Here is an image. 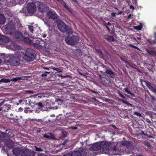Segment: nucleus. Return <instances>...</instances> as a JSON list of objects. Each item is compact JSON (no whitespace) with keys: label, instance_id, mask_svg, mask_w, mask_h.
I'll return each instance as SVG.
<instances>
[{"label":"nucleus","instance_id":"4","mask_svg":"<svg viewBox=\"0 0 156 156\" xmlns=\"http://www.w3.org/2000/svg\"><path fill=\"white\" fill-rule=\"evenodd\" d=\"M35 51L30 48H27L25 51V54L22 55L23 58L27 62H30L32 60L34 57Z\"/></svg>","mask_w":156,"mask_h":156},{"label":"nucleus","instance_id":"13","mask_svg":"<svg viewBox=\"0 0 156 156\" xmlns=\"http://www.w3.org/2000/svg\"><path fill=\"white\" fill-rule=\"evenodd\" d=\"M7 48L11 49L13 50H19L20 47L17 44H14L12 43L10 46L8 45V44L6 45Z\"/></svg>","mask_w":156,"mask_h":156},{"label":"nucleus","instance_id":"29","mask_svg":"<svg viewBox=\"0 0 156 156\" xmlns=\"http://www.w3.org/2000/svg\"><path fill=\"white\" fill-rule=\"evenodd\" d=\"M23 79L22 77H17L16 78H14L10 80L11 81L16 82L18 80H20Z\"/></svg>","mask_w":156,"mask_h":156},{"label":"nucleus","instance_id":"27","mask_svg":"<svg viewBox=\"0 0 156 156\" xmlns=\"http://www.w3.org/2000/svg\"><path fill=\"white\" fill-rule=\"evenodd\" d=\"M119 101H121L122 103H124L125 104H126L130 106L131 107H133L134 106L133 105L130 103H129V102L126 101H124V100H123L120 99L119 100Z\"/></svg>","mask_w":156,"mask_h":156},{"label":"nucleus","instance_id":"7","mask_svg":"<svg viewBox=\"0 0 156 156\" xmlns=\"http://www.w3.org/2000/svg\"><path fill=\"white\" fill-rule=\"evenodd\" d=\"M27 9L29 13H34L36 10V6L33 2L29 3L27 5Z\"/></svg>","mask_w":156,"mask_h":156},{"label":"nucleus","instance_id":"62","mask_svg":"<svg viewBox=\"0 0 156 156\" xmlns=\"http://www.w3.org/2000/svg\"><path fill=\"white\" fill-rule=\"evenodd\" d=\"M23 109L21 108H20L19 109V111H20L21 110H23Z\"/></svg>","mask_w":156,"mask_h":156},{"label":"nucleus","instance_id":"58","mask_svg":"<svg viewBox=\"0 0 156 156\" xmlns=\"http://www.w3.org/2000/svg\"><path fill=\"white\" fill-rule=\"evenodd\" d=\"M43 69H46V70H49V69L47 67H44Z\"/></svg>","mask_w":156,"mask_h":156},{"label":"nucleus","instance_id":"28","mask_svg":"<svg viewBox=\"0 0 156 156\" xmlns=\"http://www.w3.org/2000/svg\"><path fill=\"white\" fill-rule=\"evenodd\" d=\"M24 40L25 42L29 44H30L32 43V41L29 38L27 37H25L24 39Z\"/></svg>","mask_w":156,"mask_h":156},{"label":"nucleus","instance_id":"22","mask_svg":"<svg viewBox=\"0 0 156 156\" xmlns=\"http://www.w3.org/2000/svg\"><path fill=\"white\" fill-rule=\"evenodd\" d=\"M11 81L10 80L5 78H2L0 80V83H9Z\"/></svg>","mask_w":156,"mask_h":156},{"label":"nucleus","instance_id":"9","mask_svg":"<svg viewBox=\"0 0 156 156\" xmlns=\"http://www.w3.org/2000/svg\"><path fill=\"white\" fill-rule=\"evenodd\" d=\"M47 16L50 19L53 20H59V16L56 14L54 11H50L47 13Z\"/></svg>","mask_w":156,"mask_h":156},{"label":"nucleus","instance_id":"17","mask_svg":"<svg viewBox=\"0 0 156 156\" xmlns=\"http://www.w3.org/2000/svg\"><path fill=\"white\" fill-rule=\"evenodd\" d=\"M5 102L1 108H2V110H3L4 111H7L9 109L10 105L6 103H5Z\"/></svg>","mask_w":156,"mask_h":156},{"label":"nucleus","instance_id":"56","mask_svg":"<svg viewBox=\"0 0 156 156\" xmlns=\"http://www.w3.org/2000/svg\"><path fill=\"white\" fill-rule=\"evenodd\" d=\"M99 77L101 80H102V79L104 78V77L101 75H99Z\"/></svg>","mask_w":156,"mask_h":156},{"label":"nucleus","instance_id":"24","mask_svg":"<svg viewBox=\"0 0 156 156\" xmlns=\"http://www.w3.org/2000/svg\"><path fill=\"white\" fill-rule=\"evenodd\" d=\"M105 38L107 40L110 41H113L115 40L114 38L112 36H110L108 35L106 36Z\"/></svg>","mask_w":156,"mask_h":156},{"label":"nucleus","instance_id":"59","mask_svg":"<svg viewBox=\"0 0 156 156\" xmlns=\"http://www.w3.org/2000/svg\"><path fill=\"white\" fill-rule=\"evenodd\" d=\"M105 26H106V27L107 28V29L109 31L110 30L109 28L106 25H105Z\"/></svg>","mask_w":156,"mask_h":156},{"label":"nucleus","instance_id":"15","mask_svg":"<svg viewBox=\"0 0 156 156\" xmlns=\"http://www.w3.org/2000/svg\"><path fill=\"white\" fill-rule=\"evenodd\" d=\"M147 86L152 92L156 93V86L155 85L148 83H147Z\"/></svg>","mask_w":156,"mask_h":156},{"label":"nucleus","instance_id":"33","mask_svg":"<svg viewBox=\"0 0 156 156\" xmlns=\"http://www.w3.org/2000/svg\"><path fill=\"white\" fill-rule=\"evenodd\" d=\"M33 111L32 110H31L30 109V108H25L24 112L26 113H31Z\"/></svg>","mask_w":156,"mask_h":156},{"label":"nucleus","instance_id":"41","mask_svg":"<svg viewBox=\"0 0 156 156\" xmlns=\"http://www.w3.org/2000/svg\"><path fill=\"white\" fill-rule=\"evenodd\" d=\"M50 72H46L42 74L41 75L42 77H46L47 76V74H49Z\"/></svg>","mask_w":156,"mask_h":156},{"label":"nucleus","instance_id":"12","mask_svg":"<svg viewBox=\"0 0 156 156\" xmlns=\"http://www.w3.org/2000/svg\"><path fill=\"white\" fill-rule=\"evenodd\" d=\"M101 149L100 142L96 143L90 147V150L95 151L100 150Z\"/></svg>","mask_w":156,"mask_h":156},{"label":"nucleus","instance_id":"60","mask_svg":"<svg viewBox=\"0 0 156 156\" xmlns=\"http://www.w3.org/2000/svg\"><path fill=\"white\" fill-rule=\"evenodd\" d=\"M107 24L109 25V26H111V23H110L109 22H108V23H107Z\"/></svg>","mask_w":156,"mask_h":156},{"label":"nucleus","instance_id":"31","mask_svg":"<svg viewBox=\"0 0 156 156\" xmlns=\"http://www.w3.org/2000/svg\"><path fill=\"white\" fill-rule=\"evenodd\" d=\"M96 51L100 56L101 57H103V55L101 51L99 49H95Z\"/></svg>","mask_w":156,"mask_h":156},{"label":"nucleus","instance_id":"47","mask_svg":"<svg viewBox=\"0 0 156 156\" xmlns=\"http://www.w3.org/2000/svg\"><path fill=\"white\" fill-rule=\"evenodd\" d=\"M17 26L18 28H21L22 27L21 26V24L20 23H18L17 24Z\"/></svg>","mask_w":156,"mask_h":156},{"label":"nucleus","instance_id":"10","mask_svg":"<svg viewBox=\"0 0 156 156\" xmlns=\"http://www.w3.org/2000/svg\"><path fill=\"white\" fill-rule=\"evenodd\" d=\"M58 24V27L59 30L62 31H65L66 30V25L63 22L60 21V19L57 21Z\"/></svg>","mask_w":156,"mask_h":156},{"label":"nucleus","instance_id":"43","mask_svg":"<svg viewBox=\"0 0 156 156\" xmlns=\"http://www.w3.org/2000/svg\"><path fill=\"white\" fill-rule=\"evenodd\" d=\"M130 46H131L132 47L136 49H137L138 50H140V49H139V48L137 47L136 46H134V45H132L131 44H130Z\"/></svg>","mask_w":156,"mask_h":156},{"label":"nucleus","instance_id":"25","mask_svg":"<svg viewBox=\"0 0 156 156\" xmlns=\"http://www.w3.org/2000/svg\"><path fill=\"white\" fill-rule=\"evenodd\" d=\"M12 1H11V2H12V3L15 2L16 3H19V4H21L23 3L24 0H12Z\"/></svg>","mask_w":156,"mask_h":156},{"label":"nucleus","instance_id":"20","mask_svg":"<svg viewBox=\"0 0 156 156\" xmlns=\"http://www.w3.org/2000/svg\"><path fill=\"white\" fill-rule=\"evenodd\" d=\"M78 151L80 153L81 156L82 155L84 156L86 155V150L83 148H80Z\"/></svg>","mask_w":156,"mask_h":156},{"label":"nucleus","instance_id":"14","mask_svg":"<svg viewBox=\"0 0 156 156\" xmlns=\"http://www.w3.org/2000/svg\"><path fill=\"white\" fill-rule=\"evenodd\" d=\"M22 149L19 148H14L12 150L13 154L17 156H20Z\"/></svg>","mask_w":156,"mask_h":156},{"label":"nucleus","instance_id":"38","mask_svg":"<svg viewBox=\"0 0 156 156\" xmlns=\"http://www.w3.org/2000/svg\"><path fill=\"white\" fill-rule=\"evenodd\" d=\"M151 55H155L156 56V52L153 51H147Z\"/></svg>","mask_w":156,"mask_h":156},{"label":"nucleus","instance_id":"49","mask_svg":"<svg viewBox=\"0 0 156 156\" xmlns=\"http://www.w3.org/2000/svg\"><path fill=\"white\" fill-rule=\"evenodd\" d=\"M69 76L68 75L66 76H63L62 75H59V76L63 78H66Z\"/></svg>","mask_w":156,"mask_h":156},{"label":"nucleus","instance_id":"52","mask_svg":"<svg viewBox=\"0 0 156 156\" xmlns=\"http://www.w3.org/2000/svg\"><path fill=\"white\" fill-rule=\"evenodd\" d=\"M63 156H72L71 154H68L64 155Z\"/></svg>","mask_w":156,"mask_h":156},{"label":"nucleus","instance_id":"34","mask_svg":"<svg viewBox=\"0 0 156 156\" xmlns=\"http://www.w3.org/2000/svg\"><path fill=\"white\" fill-rule=\"evenodd\" d=\"M133 27L135 29L140 30L142 28V25L140 24L139 26H133Z\"/></svg>","mask_w":156,"mask_h":156},{"label":"nucleus","instance_id":"61","mask_svg":"<svg viewBox=\"0 0 156 156\" xmlns=\"http://www.w3.org/2000/svg\"><path fill=\"white\" fill-rule=\"evenodd\" d=\"M112 14L113 16H115V14L114 13H112Z\"/></svg>","mask_w":156,"mask_h":156},{"label":"nucleus","instance_id":"51","mask_svg":"<svg viewBox=\"0 0 156 156\" xmlns=\"http://www.w3.org/2000/svg\"><path fill=\"white\" fill-rule=\"evenodd\" d=\"M27 92L28 93H29L30 94H33L34 93V91L30 90H27Z\"/></svg>","mask_w":156,"mask_h":156},{"label":"nucleus","instance_id":"57","mask_svg":"<svg viewBox=\"0 0 156 156\" xmlns=\"http://www.w3.org/2000/svg\"><path fill=\"white\" fill-rule=\"evenodd\" d=\"M70 34H72V29H69V32Z\"/></svg>","mask_w":156,"mask_h":156},{"label":"nucleus","instance_id":"45","mask_svg":"<svg viewBox=\"0 0 156 156\" xmlns=\"http://www.w3.org/2000/svg\"><path fill=\"white\" fill-rule=\"evenodd\" d=\"M9 142L10 143V145H7V146L9 147H12L13 146V143L12 141H9Z\"/></svg>","mask_w":156,"mask_h":156},{"label":"nucleus","instance_id":"19","mask_svg":"<svg viewBox=\"0 0 156 156\" xmlns=\"http://www.w3.org/2000/svg\"><path fill=\"white\" fill-rule=\"evenodd\" d=\"M5 19L4 15L0 14V24H3L5 22Z\"/></svg>","mask_w":156,"mask_h":156},{"label":"nucleus","instance_id":"32","mask_svg":"<svg viewBox=\"0 0 156 156\" xmlns=\"http://www.w3.org/2000/svg\"><path fill=\"white\" fill-rule=\"evenodd\" d=\"M144 145L147 147L151 149L152 148V146L148 142H145L144 143Z\"/></svg>","mask_w":156,"mask_h":156},{"label":"nucleus","instance_id":"2","mask_svg":"<svg viewBox=\"0 0 156 156\" xmlns=\"http://www.w3.org/2000/svg\"><path fill=\"white\" fill-rule=\"evenodd\" d=\"M16 28L15 25L13 23H9L5 27V30L9 34H12L15 33V37L17 38H23V36L21 33L20 32H15Z\"/></svg>","mask_w":156,"mask_h":156},{"label":"nucleus","instance_id":"54","mask_svg":"<svg viewBox=\"0 0 156 156\" xmlns=\"http://www.w3.org/2000/svg\"><path fill=\"white\" fill-rule=\"evenodd\" d=\"M3 36L1 35V34H0V41H1L2 39Z\"/></svg>","mask_w":156,"mask_h":156},{"label":"nucleus","instance_id":"63","mask_svg":"<svg viewBox=\"0 0 156 156\" xmlns=\"http://www.w3.org/2000/svg\"><path fill=\"white\" fill-rule=\"evenodd\" d=\"M22 100L20 99V100H19V102L20 103H21V102H22Z\"/></svg>","mask_w":156,"mask_h":156},{"label":"nucleus","instance_id":"3","mask_svg":"<svg viewBox=\"0 0 156 156\" xmlns=\"http://www.w3.org/2000/svg\"><path fill=\"white\" fill-rule=\"evenodd\" d=\"M116 142H108L103 141L100 142L101 148L104 153H106V151H108L110 147V149L114 151H116L119 150L118 147L117 145H115V146L112 145V143H116Z\"/></svg>","mask_w":156,"mask_h":156},{"label":"nucleus","instance_id":"44","mask_svg":"<svg viewBox=\"0 0 156 156\" xmlns=\"http://www.w3.org/2000/svg\"><path fill=\"white\" fill-rule=\"evenodd\" d=\"M68 141L69 140H65V141L63 143H62V144L63 145L66 144H67V143L68 142Z\"/></svg>","mask_w":156,"mask_h":156},{"label":"nucleus","instance_id":"30","mask_svg":"<svg viewBox=\"0 0 156 156\" xmlns=\"http://www.w3.org/2000/svg\"><path fill=\"white\" fill-rule=\"evenodd\" d=\"M9 39L6 37L4 36L3 37L1 41L4 42H9Z\"/></svg>","mask_w":156,"mask_h":156},{"label":"nucleus","instance_id":"46","mask_svg":"<svg viewBox=\"0 0 156 156\" xmlns=\"http://www.w3.org/2000/svg\"><path fill=\"white\" fill-rule=\"evenodd\" d=\"M119 95L120 96L121 98H123L124 99L125 98V97L121 93H119Z\"/></svg>","mask_w":156,"mask_h":156},{"label":"nucleus","instance_id":"16","mask_svg":"<svg viewBox=\"0 0 156 156\" xmlns=\"http://www.w3.org/2000/svg\"><path fill=\"white\" fill-rule=\"evenodd\" d=\"M44 137L45 138L49 139H55V138L54 135L51 133H48L45 134L44 135Z\"/></svg>","mask_w":156,"mask_h":156},{"label":"nucleus","instance_id":"1","mask_svg":"<svg viewBox=\"0 0 156 156\" xmlns=\"http://www.w3.org/2000/svg\"><path fill=\"white\" fill-rule=\"evenodd\" d=\"M0 56L1 58H3L6 63L13 66H18L20 63L19 58L17 57L12 56L11 55L2 54Z\"/></svg>","mask_w":156,"mask_h":156},{"label":"nucleus","instance_id":"64","mask_svg":"<svg viewBox=\"0 0 156 156\" xmlns=\"http://www.w3.org/2000/svg\"><path fill=\"white\" fill-rule=\"evenodd\" d=\"M137 39L138 40H140L141 39V38L140 37H137Z\"/></svg>","mask_w":156,"mask_h":156},{"label":"nucleus","instance_id":"5","mask_svg":"<svg viewBox=\"0 0 156 156\" xmlns=\"http://www.w3.org/2000/svg\"><path fill=\"white\" fill-rule=\"evenodd\" d=\"M112 145L114 146L115 145H117L119 149V147L120 146H122L123 145L126 146L127 149L126 150V152L127 153H129L130 152V151H129V150L130 151L132 150L133 149L132 143L130 142L124 141H122V142H119L116 143H112ZM119 150V149L118 150Z\"/></svg>","mask_w":156,"mask_h":156},{"label":"nucleus","instance_id":"18","mask_svg":"<svg viewBox=\"0 0 156 156\" xmlns=\"http://www.w3.org/2000/svg\"><path fill=\"white\" fill-rule=\"evenodd\" d=\"M108 68V67H106L105 73L112 77L114 75L115 73L111 69H107Z\"/></svg>","mask_w":156,"mask_h":156},{"label":"nucleus","instance_id":"39","mask_svg":"<svg viewBox=\"0 0 156 156\" xmlns=\"http://www.w3.org/2000/svg\"><path fill=\"white\" fill-rule=\"evenodd\" d=\"M52 69L53 70H55L56 71H57L59 72H62V70L60 69H59L57 68H52Z\"/></svg>","mask_w":156,"mask_h":156},{"label":"nucleus","instance_id":"11","mask_svg":"<svg viewBox=\"0 0 156 156\" xmlns=\"http://www.w3.org/2000/svg\"><path fill=\"white\" fill-rule=\"evenodd\" d=\"M21 156H36L35 154L34 153H31L28 150L25 149H22Z\"/></svg>","mask_w":156,"mask_h":156},{"label":"nucleus","instance_id":"35","mask_svg":"<svg viewBox=\"0 0 156 156\" xmlns=\"http://www.w3.org/2000/svg\"><path fill=\"white\" fill-rule=\"evenodd\" d=\"M124 89L125 91L128 94H130L131 95V96L132 97H135V95L134 94L132 93L131 92L129 91L127 88H126L125 89Z\"/></svg>","mask_w":156,"mask_h":156},{"label":"nucleus","instance_id":"42","mask_svg":"<svg viewBox=\"0 0 156 156\" xmlns=\"http://www.w3.org/2000/svg\"><path fill=\"white\" fill-rule=\"evenodd\" d=\"M36 105H37L39 107H40V108H42L43 107L42 104L41 102H39L37 103L36 104Z\"/></svg>","mask_w":156,"mask_h":156},{"label":"nucleus","instance_id":"26","mask_svg":"<svg viewBox=\"0 0 156 156\" xmlns=\"http://www.w3.org/2000/svg\"><path fill=\"white\" fill-rule=\"evenodd\" d=\"M60 3H61L67 9L69 10V8L66 5V4L65 2L62 0H57Z\"/></svg>","mask_w":156,"mask_h":156},{"label":"nucleus","instance_id":"53","mask_svg":"<svg viewBox=\"0 0 156 156\" xmlns=\"http://www.w3.org/2000/svg\"><path fill=\"white\" fill-rule=\"evenodd\" d=\"M130 9H132L133 10L134 9V7L132 5H130Z\"/></svg>","mask_w":156,"mask_h":156},{"label":"nucleus","instance_id":"37","mask_svg":"<svg viewBox=\"0 0 156 156\" xmlns=\"http://www.w3.org/2000/svg\"><path fill=\"white\" fill-rule=\"evenodd\" d=\"M134 114L139 117L142 116V115L140 113L136 111L134 112Z\"/></svg>","mask_w":156,"mask_h":156},{"label":"nucleus","instance_id":"36","mask_svg":"<svg viewBox=\"0 0 156 156\" xmlns=\"http://www.w3.org/2000/svg\"><path fill=\"white\" fill-rule=\"evenodd\" d=\"M7 135L9 137H12L14 135V134L12 133V132L9 130L7 133Z\"/></svg>","mask_w":156,"mask_h":156},{"label":"nucleus","instance_id":"50","mask_svg":"<svg viewBox=\"0 0 156 156\" xmlns=\"http://www.w3.org/2000/svg\"><path fill=\"white\" fill-rule=\"evenodd\" d=\"M5 101H3L1 102L0 103V108H1V106H2L3 105L4 103L5 102Z\"/></svg>","mask_w":156,"mask_h":156},{"label":"nucleus","instance_id":"6","mask_svg":"<svg viewBox=\"0 0 156 156\" xmlns=\"http://www.w3.org/2000/svg\"><path fill=\"white\" fill-rule=\"evenodd\" d=\"M78 37L76 36H73L72 37H69L66 38V43L68 44L73 45L75 44L79 41Z\"/></svg>","mask_w":156,"mask_h":156},{"label":"nucleus","instance_id":"23","mask_svg":"<svg viewBox=\"0 0 156 156\" xmlns=\"http://www.w3.org/2000/svg\"><path fill=\"white\" fill-rule=\"evenodd\" d=\"M71 154L72 156H81L80 153L79 151H73Z\"/></svg>","mask_w":156,"mask_h":156},{"label":"nucleus","instance_id":"8","mask_svg":"<svg viewBox=\"0 0 156 156\" xmlns=\"http://www.w3.org/2000/svg\"><path fill=\"white\" fill-rule=\"evenodd\" d=\"M39 10L41 12H45L48 9L47 5L42 2H38L37 4Z\"/></svg>","mask_w":156,"mask_h":156},{"label":"nucleus","instance_id":"55","mask_svg":"<svg viewBox=\"0 0 156 156\" xmlns=\"http://www.w3.org/2000/svg\"><path fill=\"white\" fill-rule=\"evenodd\" d=\"M132 16L131 14H130L128 17V19H130Z\"/></svg>","mask_w":156,"mask_h":156},{"label":"nucleus","instance_id":"48","mask_svg":"<svg viewBox=\"0 0 156 156\" xmlns=\"http://www.w3.org/2000/svg\"><path fill=\"white\" fill-rule=\"evenodd\" d=\"M36 156H47L46 155L43 154H35Z\"/></svg>","mask_w":156,"mask_h":156},{"label":"nucleus","instance_id":"40","mask_svg":"<svg viewBox=\"0 0 156 156\" xmlns=\"http://www.w3.org/2000/svg\"><path fill=\"white\" fill-rule=\"evenodd\" d=\"M33 27L31 26H28L29 30L31 33H33Z\"/></svg>","mask_w":156,"mask_h":156},{"label":"nucleus","instance_id":"21","mask_svg":"<svg viewBox=\"0 0 156 156\" xmlns=\"http://www.w3.org/2000/svg\"><path fill=\"white\" fill-rule=\"evenodd\" d=\"M74 54L76 56H79L82 55V52L81 50L78 49L74 51Z\"/></svg>","mask_w":156,"mask_h":156}]
</instances>
